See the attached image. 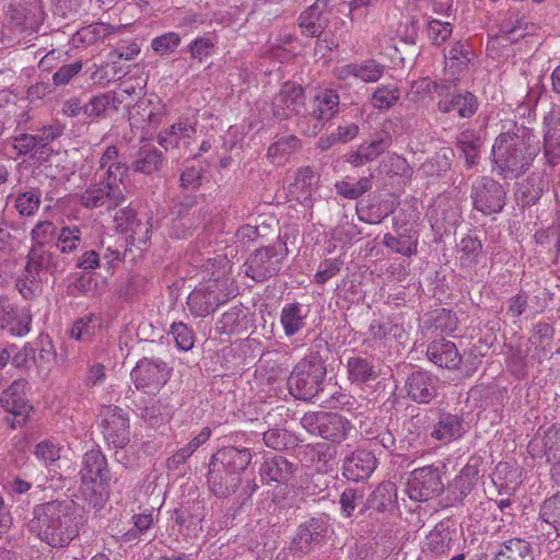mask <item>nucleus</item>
Returning a JSON list of instances; mask_svg holds the SVG:
<instances>
[{
	"instance_id": "1",
	"label": "nucleus",
	"mask_w": 560,
	"mask_h": 560,
	"mask_svg": "<svg viewBox=\"0 0 560 560\" xmlns=\"http://www.w3.org/2000/svg\"><path fill=\"white\" fill-rule=\"evenodd\" d=\"M32 515L30 532L52 548L68 546L83 523L78 504L68 499L37 504Z\"/></svg>"
},
{
	"instance_id": "2",
	"label": "nucleus",
	"mask_w": 560,
	"mask_h": 560,
	"mask_svg": "<svg viewBox=\"0 0 560 560\" xmlns=\"http://www.w3.org/2000/svg\"><path fill=\"white\" fill-rule=\"evenodd\" d=\"M533 136L525 128L516 132L500 133L492 147L493 161L504 177L518 176L534 161L537 148L532 143Z\"/></svg>"
},
{
	"instance_id": "3",
	"label": "nucleus",
	"mask_w": 560,
	"mask_h": 560,
	"mask_svg": "<svg viewBox=\"0 0 560 560\" xmlns=\"http://www.w3.org/2000/svg\"><path fill=\"white\" fill-rule=\"evenodd\" d=\"M80 477L82 491L94 506L107 500L110 475L101 451L91 450L83 455Z\"/></svg>"
},
{
	"instance_id": "4",
	"label": "nucleus",
	"mask_w": 560,
	"mask_h": 560,
	"mask_svg": "<svg viewBox=\"0 0 560 560\" xmlns=\"http://www.w3.org/2000/svg\"><path fill=\"white\" fill-rule=\"evenodd\" d=\"M234 291L233 280L229 277L210 279L190 292L187 298L188 308L194 316L205 317L234 296Z\"/></svg>"
},
{
	"instance_id": "5",
	"label": "nucleus",
	"mask_w": 560,
	"mask_h": 560,
	"mask_svg": "<svg viewBox=\"0 0 560 560\" xmlns=\"http://www.w3.org/2000/svg\"><path fill=\"white\" fill-rule=\"evenodd\" d=\"M326 366L318 359L302 360L288 378L290 394L301 400H312L323 390Z\"/></svg>"
},
{
	"instance_id": "6",
	"label": "nucleus",
	"mask_w": 560,
	"mask_h": 560,
	"mask_svg": "<svg viewBox=\"0 0 560 560\" xmlns=\"http://www.w3.org/2000/svg\"><path fill=\"white\" fill-rule=\"evenodd\" d=\"M301 425L308 433L336 444L346 441L354 430L352 422L346 417L327 411L306 412L301 418Z\"/></svg>"
},
{
	"instance_id": "7",
	"label": "nucleus",
	"mask_w": 560,
	"mask_h": 560,
	"mask_svg": "<svg viewBox=\"0 0 560 560\" xmlns=\"http://www.w3.org/2000/svg\"><path fill=\"white\" fill-rule=\"evenodd\" d=\"M340 97L331 89L318 91L311 102V110L299 121L301 130L307 136H316L338 112Z\"/></svg>"
},
{
	"instance_id": "8",
	"label": "nucleus",
	"mask_w": 560,
	"mask_h": 560,
	"mask_svg": "<svg viewBox=\"0 0 560 560\" xmlns=\"http://www.w3.org/2000/svg\"><path fill=\"white\" fill-rule=\"evenodd\" d=\"M126 200L122 182L110 180L101 175L100 179L91 184L80 195V203L88 209L105 207L107 210H114Z\"/></svg>"
},
{
	"instance_id": "9",
	"label": "nucleus",
	"mask_w": 560,
	"mask_h": 560,
	"mask_svg": "<svg viewBox=\"0 0 560 560\" xmlns=\"http://www.w3.org/2000/svg\"><path fill=\"white\" fill-rule=\"evenodd\" d=\"M52 246H30L24 276L31 283L40 282V273H61L68 266L66 257L51 250Z\"/></svg>"
},
{
	"instance_id": "10",
	"label": "nucleus",
	"mask_w": 560,
	"mask_h": 560,
	"mask_svg": "<svg viewBox=\"0 0 560 560\" xmlns=\"http://www.w3.org/2000/svg\"><path fill=\"white\" fill-rule=\"evenodd\" d=\"M44 21V13L36 2L18 3L10 7L8 30L12 36L18 37V43L26 44L38 31Z\"/></svg>"
},
{
	"instance_id": "11",
	"label": "nucleus",
	"mask_w": 560,
	"mask_h": 560,
	"mask_svg": "<svg viewBox=\"0 0 560 560\" xmlns=\"http://www.w3.org/2000/svg\"><path fill=\"white\" fill-rule=\"evenodd\" d=\"M470 197L476 210L486 215H490L503 210L506 190L503 185L495 179L482 176L474 182Z\"/></svg>"
},
{
	"instance_id": "12",
	"label": "nucleus",
	"mask_w": 560,
	"mask_h": 560,
	"mask_svg": "<svg viewBox=\"0 0 560 560\" xmlns=\"http://www.w3.org/2000/svg\"><path fill=\"white\" fill-rule=\"evenodd\" d=\"M100 425L108 445L124 448L130 441L128 413L117 406H103L100 411Z\"/></svg>"
},
{
	"instance_id": "13",
	"label": "nucleus",
	"mask_w": 560,
	"mask_h": 560,
	"mask_svg": "<svg viewBox=\"0 0 560 560\" xmlns=\"http://www.w3.org/2000/svg\"><path fill=\"white\" fill-rule=\"evenodd\" d=\"M443 491L440 470L434 465L416 468L410 472L406 492L416 502H424Z\"/></svg>"
},
{
	"instance_id": "14",
	"label": "nucleus",
	"mask_w": 560,
	"mask_h": 560,
	"mask_svg": "<svg viewBox=\"0 0 560 560\" xmlns=\"http://www.w3.org/2000/svg\"><path fill=\"white\" fill-rule=\"evenodd\" d=\"M338 13L336 0H316L298 19L303 35L318 37L329 26L331 18Z\"/></svg>"
},
{
	"instance_id": "15",
	"label": "nucleus",
	"mask_w": 560,
	"mask_h": 560,
	"mask_svg": "<svg viewBox=\"0 0 560 560\" xmlns=\"http://www.w3.org/2000/svg\"><path fill=\"white\" fill-rule=\"evenodd\" d=\"M131 378L138 389L156 393L167 381L168 368L159 359H142L131 371Z\"/></svg>"
},
{
	"instance_id": "16",
	"label": "nucleus",
	"mask_w": 560,
	"mask_h": 560,
	"mask_svg": "<svg viewBox=\"0 0 560 560\" xmlns=\"http://www.w3.org/2000/svg\"><path fill=\"white\" fill-rule=\"evenodd\" d=\"M430 423V438L448 444L460 439L464 434L463 418L441 408L428 409Z\"/></svg>"
},
{
	"instance_id": "17",
	"label": "nucleus",
	"mask_w": 560,
	"mask_h": 560,
	"mask_svg": "<svg viewBox=\"0 0 560 560\" xmlns=\"http://www.w3.org/2000/svg\"><path fill=\"white\" fill-rule=\"evenodd\" d=\"M172 229L176 237H185L189 230L199 228L206 221V211L196 197L187 196L176 203L172 211Z\"/></svg>"
},
{
	"instance_id": "18",
	"label": "nucleus",
	"mask_w": 560,
	"mask_h": 560,
	"mask_svg": "<svg viewBox=\"0 0 560 560\" xmlns=\"http://www.w3.org/2000/svg\"><path fill=\"white\" fill-rule=\"evenodd\" d=\"M27 382L23 378L15 380L0 397L1 407L13 416L11 427L21 428L26 423L32 406L25 397Z\"/></svg>"
},
{
	"instance_id": "19",
	"label": "nucleus",
	"mask_w": 560,
	"mask_h": 560,
	"mask_svg": "<svg viewBox=\"0 0 560 560\" xmlns=\"http://www.w3.org/2000/svg\"><path fill=\"white\" fill-rule=\"evenodd\" d=\"M245 275L257 282H262L276 276L281 269V259L275 246H267L256 249L247 258Z\"/></svg>"
},
{
	"instance_id": "20",
	"label": "nucleus",
	"mask_w": 560,
	"mask_h": 560,
	"mask_svg": "<svg viewBox=\"0 0 560 560\" xmlns=\"http://www.w3.org/2000/svg\"><path fill=\"white\" fill-rule=\"evenodd\" d=\"M305 105L304 90L294 82H285L271 102L272 114L283 120L299 115Z\"/></svg>"
},
{
	"instance_id": "21",
	"label": "nucleus",
	"mask_w": 560,
	"mask_h": 560,
	"mask_svg": "<svg viewBox=\"0 0 560 560\" xmlns=\"http://www.w3.org/2000/svg\"><path fill=\"white\" fill-rule=\"evenodd\" d=\"M441 382L438 376L427 371H415L405 382L407 397L417 404H429L439 394Z\"/></svg>"
},
{
	"instance_id": "22",
	"label": "nucleus",
	"mask_w": 560,
	"mask_h": 560,
	"mask_svg": "<svg viewBox=\"0 0 560 560\" xmlns=\"http://www.w3.org/2000/svg\"><path fill=\"white\" fill-rule=\"evenodd\" d=\"M196 122L189 118H180L174 122L167 130L158 135V142L166 151L168 150H190V145L196 139Z\"/></svg>"
},
{
	"instance_id": "23",
	"label": "nucleus",
	"mask_w": 560,
	"mask_h": 560,
	"mask_svg": "<svg viewBox=\"0 0 560 560\" xmlns=\"http://www.w3.org/2000/svg\"><path fill=\"white\" fill-rule=\"evenodd\" d=\"M377 465L376 457L370 451L357 448L347 454L342 463V475L351 481H362L368 479L375 470Z\"/></svg>"
},
{
	"instance_id": "24",
	"label": "nucleus",
	"mask_w": 560,
	"mask_h": 560,
	"mask_svg": "<svg viewBox=\"0 0 560 560\" xmlns=\"http://www.w3.org/2000/svg\"><path fill=\"white\" fill-rule=\"evenodd\" d=\"M117 231L125 234L133 244H145L150 240V224L138 218L135 209L126 207L114 217Z\"/></svg>"
},
{
	"instance_id": "25",
	"label": "nucleus",
	"mask_w": 560,
	"mask_h": 560,
	"mask_svg": "<svg viewBox=\"0 0 560 560\" xmlns=\"http://www.w3.org/2000/svg\"><path fill=\"white\" fill-rule=\"evenodd\" d=\"M207 481L215 497L228 498L237 491L242 477L229 469L209 464Z\"/></svg>"
},
{
	"instance_id": "26",
	"label": "nucleus",
	"mask_w": 560,
	"mask_h": 560,
	"mask_svg": "<svg viewBox=\"0 0 560 560\" xmlns=\"http://www.w3.org/2000/svg\"><path fill=\"white\" fill-rule=\"evenodd\" d=\"M436 106L442 114H450L455 110L460 118H470L478 110L479 103L471 92L459 91L441 98Z\"/></svg>"
},
{
	"instance_id": "27",
	"label": "nucleus",
	"mask_w": 560,
	"mask_h": 560,
	"mask_svg": "<svg viewBox=\"0 0 560 560\" xmlns=\"http://www.w3.org/2000/svg\"><path fill=\"white\" fill-rule=\"evenodd\" d=\"M252 453L248 448L225 446L211 458L210 464L241 475L250 464Z\"/></svg>"
},
{
	"instance_id": "28",
	"label": "nucleus",
	"mask_w": 560,
	"mask_h": 560,
	"mask_svg": "<svg viewBox=\"0 0 560 560\" xmlns=\"http://www.w3.org/2000/svg\"><path fill=\"white\" fill-rule=\"evenodd\" d=\"M296 471V466L283 456L266 458L259 468V476L265 483H287Z\"/></svg>"
},
{
	"instance_id": "29",
	"label": "nucleus",
	"mask_w": 560,
	"mask_h": 560,
	"mask_svg": "<svg viewBox=\"0 0 560 560\" xmlns=\"http://www.w3.org/2000/svg\"><path fill=\"white\" fill-rule=\"evenodd\" d=\"M427 357L436 366L448 370L457 369L462 361L455 343L445 339L432 341L428 346Z\"/></svg>"
},
{
	"instance_id": "30",
	"label": "nucleus",
	"mask_w": 560,
	"mask_h": 560,
	"mask_svg": "<svg viewBox=\"0 0 560 560\" xmlns=\"http://www.w3.org/2000/svg\"><path fill=\"white\" fill-rule=\"evenodd\" d=\"M483 139L479 130L466 128L462 130L455 141V147L465 159L466 166L471 168L479 163L480 150Z\"/></svg>"
},
{
	"instance_id": "31",
	"label": "nucleus",
	"mask_w": 560,
	"mask_h": 560,
	"mask_svg": "<svg viewBox=\"0 0 560 560\" xmlns=\"http://www.w3.org/2000/svg\"><path fill=\"white\" fill-rule=\"evenodd\" d=\"M545 124L544 153L550 165H557L560 163V110L550 112Z\"/></svg>"
},
{
	"instance_id": "32",
	"label": "nucleus",
	"mask_w": 560,
	"mask_h": 560,
	"mask_svg": "<svg viewBox=\"0 0 560 560\" xmlns=\"http://www.w3.org/2000/svg\"><path fill=\"white\" fill-rule=\"evenodd\" d=\"M129 121L131 127L142 130L156 127L161 121L159 107L150 100L141 98L130 109Z\"/></svg>"
},
{
	"instance_id": "33",
	"label": "nucleus",
	"mask_w": 560,
	"mask_h": 560,
	"mask_svg": "<svg viewBox=\"0 0 560 560\" xmlns=\"http://www.w3.org/2000/svg\"><path fill=\"white\" fill-rule=\"evenodd\" d=\"M307 312L298 302L285 304L280 313V323L284 335L292 337L300 332L306 326Z\"/></svg>"
},
{
	"instance_id": "34",
	"label": "nucleus",
	"mask_w": 560,
	"mask_h": 560,
	"mask_svg": "<svg viewBox=\"0 0 560 560\" xmlns=\"http://www.w3.org/2000/svg\"><path fill=\"white\" fill-rule=\"evenodd\" d=\"M118 149L116 145H108L103 152L98 162V172H103L110 180L122 182L127 176L128 166L118 160Z\"/></svg>"
},
{
	"instance_id": "35",
	"label": "nucleus",
	"mask_w": 560,
	"mask_h": 560,
	"mask_svg": "<svg viewBox=\"0 0 560 560\" xmlns=\"http://www.w3.org/2000/svg\"><path fill=\"white\" fill-rule=\"evenodd\" d=\"M494 560H535V556L528 541L522 538H512L501 545Z\"/></svg>"
},
{
	"instance_id": "36",
	"label": "nucleus",
	"mask_w": 560,
	"mask_h": 560,
	"mask_svg": "<svg viewBox=\"0 0 560 560\" xmlns=\"http://www.w3.org/2000/svg\"><path fill=\"white\" fill-rule=\"evenodd\" d=\"M163 162L164 156L160 150L151 145H143L136 154L132 168L149 175L160 171Z\"/></svg>"
},
{
	"instance_id": "37",
	"label": "nucleus",
	"mask_w": 560,
	"mask_h": 560,
	"mask_svg": "<svg viewBox=\"0 0 560 560\" xmlns=\"http://www.w3.org/2000/svg\"><path fill=\"white\" fill-rule=\"evenodd\" d=\"M247 329V314L242 306L224 312L215 324L219 334H240Z\"/></svg>"
},
{
	"instance_id": "38",
	"label": "nucleus",
	"mask_w": 560,
	"mask_h": 560,
	"mask_svg": "<svg viewBox=\"0 0 560 560\" xmlns=\"http://www.w3.org/2000/svg\"><path fill=\"white\" fill-rule=\"evenodd\" d=\"M387 148V141L382 138L372 140L371 142H364L360 144L355 151H352L347 155V162L354 167L361 166L368 162L374 161Z\"/></svg>"
},
{
	"instance_id": "39",
	"label": "nucleus",
	"mask_w": 560,
	"mask_h": 560,
	"mask_svg": "<svg viewBox=\"0 0 560 560\" xmlns=\"http://www.w3.org/2000/svg\"><path fill=\"white\" fill-rule=\"evenodd\" d=\"M322 535V525L316 520L301 525L293 538L292 547L301 553H308L312 549V544L317 541Z\"/></svg>"
},
{
	"instance_id": "40",
	"label": "nucleus",
	"mask_w": 560,
	"mask_h": 560,
	"mask_svg": "<svg viewBox=\"0 0 560 560\" xmlns=\"http://www.w3.org/2000/svg\"><path fill=\"white\" fill-rule=\"evenodd\" d=\"M304 454L307 460L318 466V470H328L337 457V448L327 443L308 444Z\"/></svg>"
},
{
	"instance_id": "41",
	"label": "nucleus",
	"mask_w": 560,
	"mask_h": 560,
	"mask_svg": "<svg viewBox=\"0 0 560 560\" xmlns=\"http://www.w3.org/2000/svg\"><path fill=\"white\" fill-rule=\"evenodd\" d=\"M396 498V486L393 482H382L366 499L365 509L384 512L393 505Z\"/></svg>"
},
{
	"instance_id": "42",
	"label": "nucleus",
	"mask_w": 560,
	"mask_h": 560,
	"mask_svg": "<svg viewBox=\"0 0 560 560\" xmlns=\"http://www.w3.org/2000/svg\"><path fill=\"white\" fill-rule=\"evenodd\" d=\"M82 243V231L77 225H65L59 229L54 246L58 254L68 255L75 252Z\"/></svg>"
},
{
	"instance_id": "43",
	"label": "nucleus",
	"mask_w": 560,
	"mask_h": 560,
	"mask_svg": "<svg viewBox=\"0 0 560 560\" xmlns=\"http://www.w3.org/2000/svg\"><path fill=\"white\" fill-rule=\"evenodd\" d=\"M348 378L351 383L363 384L375 380L377 373L369 359L351 357L347 362Z\"/></svg>"
},
{
	"instance_id": "44",
	"label": "nucleus",
	"mask_w": 560,
	"mask_h": 560,
	"mask_svg": "<svg viewBox=\"0 0 560 560\" xmlns=\"http://www.w3.org/2000/svg\"><path fill=\"white\" fill-rule=\"evenodd\" d=\"M301 147V141L295 136H285L273 142L267 151V156L273 164H282Z\"/></svg>"
},
{
	"instance_id": "45",
	"label": "nucleus",
	"mask_w": 560,
	"mask_h": 560,
	"mask_svg": "<svg viewBox=\"0 0 560 560\" xmlns=\"http://www.w3.org/2000/svg\"><path fill=\"white\" fill-rule=\"evenodd\" d=\"M480 464V457H470L462 468L460 474L455 478L454 487L459 491L460 495L466 497L471 491L479 476Z\"/></svg>"
},
{
	"instance_id": "46",
	"label": "nucleus",
	"mask_w": 560,
	"mask_h": 560,
	"mask_svg": "<svg viewBox=\"0 0 560 560\" xmlns=\"http://www.w3.org/2000/svg\"><path fill=\"white\" fill-rule=\"evenodd\" d=\"M404 431L409 443H421L430 435L428 410L424 413L412 416L404 423Z\"/></svg>"
},
{
	"instance_id": "47",
	"label": "nucleus",
	"mask_w": 560,
	"mask_h": 560,
	"mask_svg": "<svg viewBox=\"0 0 560 560\" xmlns=\"http://www.w3.org/2000/svg\"><path fill=\"white\" fill-rule=\"evenodd\" d=\"M369 330L374 340H384L393 337L394 339L401 341L406 337L404 327L388 318L383 320H373Z\"/></svg>"
},
{
	"instance_id": "48",
	"label": "nucleus",
	"mask_w": 560,
	"mask_h": 560,
	"mask_svg": "<svg viewBox=\"0 0 560 560\" xmlns=\"http://www.w3.org/2000/svg\"><path fill=\"white\" fill-rule=\"evenodd\" d=\"M555 330L547 323H538L534 328V334L529 338V342L535 347V355L538 360L551 350Z\"/></svg>"
},
{
	"instance_id": "49",
	"label": "nucleus",
	"mask_w": 560,
	"mask_h": 560,
	"mask_svg": "<svg viewBox=\"0 0 560 560\" xmlns=\"http://www.w3.org/2000/svg\"><path fill=\"white\" fill-rule=\"evenodd\" d=\"M100 327V317L95 314H88L73 323L70 335L75 340L90 341Z\"/></svg>"
},
{
	"instance_id": "50",
	"label": "nucleus",
	"mask_w": 560,
	"mask_h": 560,
	"mask_svg": "<svg viewBox=\"0 0 560 560\" xmlns=\"http://www.w3.org/2000/svg\"><path fill=\"white\" fill-rule=\"evenodd\" d=\"M537 30L536 24L530 23L526 21L524 18L517 19L515 21V24L510 25V23H503L500 26V35L504 40L515 43L522 38H524L526 35H533L535 34Z\"/></svg>"
},
{
	"instance_id": "51",
	"label": "nucleus",
	"mask_w": 560,
	"mask_h": 560,
	"mask_svg": "<svg viewBox=\"0 0 560 560\" xmlns=\"http://www.w3.org/2000/svg\"><path fill=\"white\" fill-rule=\"evenodd\" d=\"M59 229L49 220L38 221L31 230V246H52Z\"/></svg>"
},
{
	"instance_id": "52",
	"label": "nucleus",
	"mask_w": 560,
	"mask_h": 560,
	"mask_svg": "<svg viewBox=\"0 0 560 560\" xmlns=\"http://www.w3.org/2000/svg\"><path fill=\"white\" fill-rule=\"evenodd\" d=\"M264 443L276 451L290 450L296 446L298 439L284 429H271L264 433Z\"/></svg>"
},
{
	"instance_id": "53",
	"label": "nucleus",
	"mask_w": 560,
	"mask_h": 560,
	"mask_svg": "<svg viewBox=\"0 0 560 560\" xmlns=\"http://www.w3.org/2000/svg\"><path fill=\"white\" fill-rule=\"evenodd\" d=\"M400 97V90L396 84L378 86L372 94L371 103L374 108L388 109L394 106Z\"/></svg>"
},
{
	"instance_id": "54",
	"label": "nucleus",
	"mask_w": 560,
	"mask_h": 560,
	"mask_svg": "<svg viewBox=\"0 0 560 560\" xmlns=\"http://www.w3.org/2000/svg\"><path fill=\"white\" fill-rule=\"evenodd\" d=\"M335 188L338 195L347 199H358L372 188V176L362 177L357 183L342 179L335 184Z\"/></svg>"
},
{
	"instance_id": "55",
	"label": "nucleus",
	"mask_w": 560,
	"mask_h": 560,
	"mask_svg": "<svg viewBox=\"0 0 560 560\" xmlns=\"http://www.w3.org/2000/svg\"><path fill=\"white\" fill-rule=\"evenodd\" d=\"M40 206V192L32 189L20 192L15 199V208L22 217L33 215Z\"/></svg>"
},
{
	"instance_id": "56",
	"label": "nucleus",
	"mask_w": 560,
	"mask_h": 560,
	"mask_svg": "<svg viewBox=\"0 0 560 560\" xmlns=\"http://www.w3.org/2000/svg\"><path fill=\"white\" fill-rule=\"evenodd\" d=\"M357 79L365 83H374L383 77L385 67L373 59H368L362 62H357Z\"/></svg>"
},
{
	"instance_id": "57",
	"label": "nucleus",
	"mask_w": 560,
	"mask_h": 560,
	"mask_svg": "<svg viewBox=\"0 0 560 560\" xmlns=\"http://www.w3.org/2000/svg\"><path fill=\"white\" fill-rule=\"evenodd\" d=\"M383 244L397 254L410 257L417 253V240L396 237L389 233L383 237Z\"/></svg>"
},
{
	"instance_id": "58",
	"label": "nucleus",
	"mask_w": 560,
	"mask_h": 560,
	"mask_svg": "<svg viewBox=\"0 0 560 560\" xmlns=\"http://www.w3.org/2000/svg\"><path fill=\"white\" fill-rule=\"evenodd\" d=\"M427 31L431 43L435 46H440L450 38L453 32V26L448 22H442L433 19L428 22Z\"/></svg>"
},
{
	"instance_id": "59",
	"label": "nucleus",
	"mask_w": 560,
	"mask_h": 560,
	"mask_svg": "<svg viewBox=\"0 0 560 560\" xmlns=\"http://www.w3.org/2000/svg\"><path fill=\"white\" fill-rule=\"evenodd\" d=\"M364 494L362 491L353 488H347L340 495L339 503L341 514L345 517L353 516L357 506L363 503Z\"/></svg>"
},
{
	"instance_id": "60",
	"label": "nucleus",
	"mask_w": 560,
	"mask_h": 560,
	"mask_svg": "<svg viewBox=\"0 0 560 560\" xmlns=\"http://www.w3.org/2000/svg\"><path fill=\"white\" fill-rule=\"evenodd\" d=\"M540 518L557 530L560 525V493L547 499L540 508Z\"/></svg>"
},
{
	"instance_id": "61",
	"label": "nucleus",
	"mask_w": 560,
	"mask_h": 560,
	"mask_svg": "<svg viewBox=\"0 0 560 560\" xmlns=\"http://www.w3.org/2000/svg\"><path fill=\"white\" fill-rule=\"evenodd\" d=\"M171 334L174 337L176 346L183 351H188L194 347L195 335L191 328L184 323H174L171 327Z\"/></svg>"
},
{
	"instance_id": "62",
	"label": "nucleus",
	"mask_w": 560,
	"mask_h": 560,
	"mask_svg": "<svg viewBox=\"0 0 560 560\" xmlns=\"http://www.w3.org/2000/svg\"><path fill=\"white\" fill-rule=\"evenodd\" d=\"M179 44V35L177 33L170 32L153 38L151 47L155 52H158L161 56H164L174 51Z\"/></svg>"
},
{
	"instance_id": "63",
	"label": "nucleus",
	"mask_w": 560,
	"mask_h": 560,
	"mask_svg": "<svg viewBox=\"0 0 560 560\" xmlns=\"http://www.w3.org/2000/svg\"><path fill=\"white\" fill-rule=\"evenodd\" d=\"M471 52L467 50L463 43L456 42L453 44L446 56L451 62V67H456V71L466 69L471 60Z\"/></svg>"
},
{
	"instance_id": "64",
	"label": "nucleus",
	"mask_w": 560,
	"mask_h": 560,
	"mask_svg": "<svg viewBox=\"0 0 560 560\" xmlns=\"http://www.w3.org/2000/svg\"><path fill=\"white\" fill-rule=\"evenodd\" d=\"M35 456L45 465H50L60 458V447L50 440L40 441L35 447Z\"/></svg>"
}]
</instances>
